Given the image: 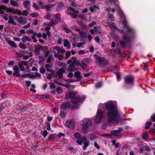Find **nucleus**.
Masks as SVG:
<instances>
[{"label": "nucleus", "instance_id": "f257e3e1", "mask_svg": "<svg viewBox=\"0 0 155 155\" xmlns=\"http://www.w3.org/2000/svg\"><path fill=\"white\" fill-rule=\"evenodd\" d=\"M105 107L108 111L107 115L109 123L112 124L118 122L119 120L117 118L118 110L113 103L111 102H107L106 104Z\"/></svg>", "mask_w": 155, "mask_h": 155}, {"label": "nucleus", "instance_id": "f03ea898", "mask_svg": "<svg viewBox=\"0 0 155 155\" xmlns=\"http://www.w3.org/2000/svg\"><path fill=\"white\" fill-rule=\"evenodd\" d=\"M76 96V93L74 92H72L68 93L66 95L65 98L69 99L70 98L72 99L71 102L74 104H76L79 102H82L85 98V97H81L80 96Z\"/></svg>", "mask_w": 155, "mask_h": 155}, {"label": "nucleus", "instance_id": "7ed1b4c3", "mask_svg": "<svg viewBox=\"0 0 155 155\" xmlns=\"http://www.w3.org/2000/svg\"><path fill=\"white\" fill-rule=\"evenodd\" d=\"M4 10H6L8 12L17 14L19 15H22V12L19 10L11 8H8L6 5H0V14H3L5 13Z\"/></svg>", "mask_w": 155, "mask_h": 155}, {"label": "nucleus", "instance_id": "20e7f679", "mask_svg": "<svg viewBox=\"0 0 155 155\" xmlns=\"http://www.w3.org/2000/svg\"><path fill=\"white\" fill-rule=\"evenodd\" d=\"M82 121L83 124L81 130L83 133L87 134L88 132L89 127L91 126L92 123L89 119H84Z\"/></svg>", "mask_w": 155, "mask_h": 155}, {"label": "nucleus", "instance_id": "39448f33", "mask_svg": "<svg viewBox=\"0 0 155 155\" xmlns=\"http://www.w3.org/2000/svg\"><path fill=\"white\" fill-rule=\"evenodd\" d=\"M101 110L102 109H101V107H99L97 110V115L93 120L94 122L98 123L101 122L102 120L103 117Z\"/></svg>", "mask_w": 155, "mask_h": 155}, {"label": "nucleus", "instance_id": "423d86ee", "mask_svg": "<svg viewBox=\"0 0 155 155\" xmlns=\"http://www.w3.org/2000/svg\"><path fill=\"white\" fill-rule=\"evenodd\" d=\"M68 9L70 11L68 14L70 15H71L69 13H71L72 15V16L74 18H75L76 17V14L79 13V12L78 11L75 10L74 8L72 7H69L68 8Z\"/></svg>", "mask_w": 155, "mask_h": 155}, {"label": "nucleus", "instance_id": "0eeeda50", "mask_svg": "<svg viewBox=\"0 0 155 155\" xmlns=\"http://www.w3.org/2000/svg\"><path fill=\"white\" fill-rule=\"evenodd\" d=\"M66 125L71 129L74 128L75 126V122L73 120H68L66 122Z\"/></svg>", "mask_w": 155, "mask_h": 155}, {"label": "nucleus", "instance_id": "6e6552de", "mask_svg": "<svg viewBox=\"0 0 155 155\" xmlns=\"http://www.w3.org/2000/svg\"><path fill=\"white\" fill-rule=\"evenodd\" d=\"M54 6V4H49L42 5L40 7V8L41 9H45L47 11H49L51 10V8Z\"/></svg>", "mask_w": 155, "mask_h": 155}, {"label": "nucleus", "instance_id": "1a4fd4ad", "mask_svg": "<svg viewBox=\"0 0 155 155\" xmlns=\"http://www.w3.org/2000/svg\"><path fill=\"white\" fill-rule=\"evenodd\" d=\"M125 83L127 84H131L133 82L134 78L131 76H127L124 78Z\"/></svg>", "mask_w": 155, "mask_h": 155}, {"label": "nucleus", "instance_id": "9d476101", "mask_svg": "<svg viewBox=\"0 0 155 155\" xmlns=\"http://www.w3.org/2000/svg\"><path fill=\"white\" fill-rule=\"evenodd\" d=\"M87 62V60L84 59L82 60L81 64H80V66L84 70H87L88 69V67L87 65V64L85 63Z\"/></svg>", "mask_w": 155, "mask_h": 155}, {"label": "nucleus", "instance_id": "9b49d317", "mask_svg": "<svg viewBox=\"0 0 155 155\" xmlns=\"http://www.w3.org/2000/svg\"><path fill=\"white\" fill-rule=\"evenodd\" d=\"M74 76L76 78V79H75L76 81H80L82 78L80 73L78 71H76L75 72L74 74Z\"/></svg>", "mask_w": 155, "mask_h": 155}, {"label": "nucleus", "instance_id": "f8f14e48", "mask_svg": "<svg viewBox=\"0 0 155 155\" xmlns=\"http://www.w3.org/2000/svg\"><path fill=\"white\" fill-rule=\"evenodd\" d=\"M8 24H13L14 25H16L17 24L14 21V20L13 18V17L12 16H9L8 17Z\"/></svg>", "mask_w": 155, "mask_h": 155}, {"label": "nucleus", "instance_id": "ddd939ff", "mask_svg": "<svg viewBox=\"0 0 155 155\" xmlns=\"http://www.w3.org/2000/svg\"><path fill=\"white\" fill-rule=\"evenodd\" d=\"M53 16L54 18L52 19L51 22L48 23V25H50L51 26L54 25H55V21H57V18L56 17V15H53Z\"/></svg>", "mask_w": 155, "mask_h": 155}, {"label": "nucleus", "instance_id": "4468645a", "mask_svg": "<svg viewBox=\"0 0 155 155\" xmlns=\"http://www.w3.org/2000/svg\"><path fill=\"white\" fill-rule=\"evenodd\" d=\"M122 129L120 128L118 130H115L112 131V134L114 136H118L120 133L121 132Z\"/></svg>", "mask_w": 155, "mask_h": 155}, {"label": "nucleus", "instance_id": "2eb2a0df", "mask_svg": "<svg viewBox=\"0 0 155 155\" xmlns=\"http://www.w3.org/2000/svg\"><path fill=\"white\" fill-rule=\"evenodd\" d=\"M54 48L57 51V52L58 54H61L64 53L65 51L62 48H61L59 47L56 46L54 47Z\"/></svg>", "mask_w": 155, "mask_h": 155}, {"label": "nucleus", "instance_id": "dca6fc26", "mask_svg": "<svg viewBox=\"0 0 155 155\" xmlns=\"http://www.w3.org/2000/svg\"><path fill=\"white\" fill-rule=\"evenodd\" d=\"M68 70L69 71H75L78 70V69L76 68H75L72 64H71L69 65Z\"/></svg>", "mask_w": 155, "mask_h": 155}, {"label": "nucleus", "instance_id": "f3484780", "mask_svg": "<svg viewBox=\"0 0 155 155\" xmlns=\"http://www.w3.org/2000/svg\"><path fill=\"white\" fill-rule=\"evenodd\" d=\"M64 46L66 47L68 49H70L71 47V45L69 41L66 39L64 40Z\"/></svg>", "mask_w": 155, "mask_h": 155}, {"label": "nucleus", "instance_id": "a211bd4d", "mask_svg": "<svg viewBox=\"0 0 155 155\" xmlns=\"http://www.w3.org/2000/svg\"><path fill=\"white\" fill-rule=\"evenodd\" d=\"M65 71L64 68H60L59 70L58 71V77L60 78H62L63 76V73H64Z\"/></svg>", "mask_w": 155, "mask_h": 155}, {"label": "nucleus", "instance_id": "6ab92c4d", "mask_svg": "<svg viewBox=\"0 0 155 155\" xmlns=\"http://www.w3.org/2000/svg\"><path fill=\"white\" fill-rule=\"evenodd\" d=\"M7 43L10 45V47L16 48L17 47V45L15 42L11 41H7Z\"/></svg>", "mask_w": 155, "mask_h": 155}, {"label": "nucleus", "instance_id": "aec40b11", "mask_svg": "<svg viewBox=\"0 0 155 155\" xmlns=\"http://www.w3.org/2000/svg\"><path fill=\"white\" fill-rule=\"evenodd\" d=\"M70 106V104L67 102L64 103L61 105V107L63 109H65L66 108L69 107Z\"/></svg>", "mask_w": 155, "mask_h": 155}, {"label": "nucleus", "instance_id": "412c9836", "mask_svg": "<svg viewBox=\"0 0 155 155\" xmlns=\"http://www.w3.org/2000/svg\"><path fill=\"white\" fill-rule=\"evenodd\" d=\"M22 40L23 42H26L27 41H30L31 39L28 37L25 36L22 38Z\"/></svg>", "mask_w": 155, "mask_h": 155}, {"label": "nucleus", "instance_id": "4be33fe9", "mask_svg": "<svg viewBox=\"0 0 155 155\" xmlns=\"http://www.w3.org/2000/svg\"><path fill=\"white\" fill-rule=\"evenodd\" d=\"M30 5V2L28 1H24L23 3V5L24 7L26 8H28Z\"/></svg>", "mask_w": 155, "mask_h": 155}, {"label": "nucleus", "instance_id": "5701e85b", "mask_svg": "<svg viewBox=\"0 0 155 155\" xmlns=\"http://www.w3.org/2000/svg\"><path fill=\"white\" fill-rule=\"evenodd\" d=\"M151 124L152 123L150 121L147 122L146 124V126L145 127V129L146 130L149 129Z\"/></svg>", "mask_w": 155, "mask_h": 155}, {"label": "nucleus", "instance_id": "b1692460", "mask_svg": "<svg viewBox=\"0 0 155 155\" xmlns=\"http://www.w3.org/2000/svg\"><path fill=\"white\" fill-rule=\"evenodd\" d=\"M11 4L13 6H18L19 4L16 2H15L13 0L11 1Z\"/></svg>", "mask_w": 155, "mask_h": 155}, {"label": "nucleus", "instance_id": "393cba45", "mask_svg": "<svg viewBox=\"0 0 155 155\" xmlns=\"http://www.w3.org/2000/svg\"><path fill=\"white\" fill-rule=\"evenodd\" d=\"M18 65L21 71H23L24 70L25 68L22 64H21L20 63L18 62Z\"/></svg>", "mask_w": 155, "mask_h": 155}, {"label": "nucleus", "instance_id": "a878e982", "mask_svg": "<svg viewBox=\"0 0 155 155\" xmlns=\"http://www.w3.org/2000/svg\"><path fill=\"white\" fill-rule=\"evenodd\" d=\"M74 136L76 138L78 139L81 137V134L78 132H75L74 134Z\"/></svg>", "mask_w": 155, "mask_h": 155}, {"label": "nucleus", "instance_id": "bb28decb", "mask_svg": "<svg viewBox=\"0 0 155 155\" xmlns=\"http://www.w3.org/2000/svg\"><path fill=\"white\" fill-rule=\"evenodd\" d=\"M89 143V141H86L84 143V146L83 147V149L84 150H85L87 147L88 146Z\"/></svg>", "mask_w": 155, "mask_h": 155}, {"label": "nucleus", "instance_id": "cd10ccee", "mask_svg": "<svg viewBox=\"0 0 155 155\" xmlns=\"http://www.w3.org/2000/svg\"><path fill=\"white\" fill-rule=\"evenodd\" d=\"M13 75L14 76H15L16 77H20L21 76V74H20V72L19 71H17L14 72L13 73Z\"/></svg>", "mask_w": 155, "mask_h": 155}, {"label": "nucleus", "instance_id": "c85d7f7f", "mask_svg": "<svg viewBox=\"0 0 155 155\" xmlns=\"http://www.w3.org/2000/svg\"><path fill=\"white\" fill-rule=\"evenodd\" d=\"M56 89L59 94H61L63 92L62 90L60 87H57Z\"/></svg>", "mask_w": 155, "mask_h": 155}, {"label": "nucleus", "instance_id": "c756f323", "mask_svg": "<svg viewBox=\"0 0 155 155\" xmlns=\"http://www.w3.org/2000/svg\"><path fill=\"white\" fill-rule=\"evenodd\" d=\"M51 18V14L49 13H48L46 14V15L45 17V18L49 20Z\"/></svg>", "mask_w": 155, "mask_h": 155}, {"label": "nucleus", "instance_id": "7c9ffc66", "mask_svg": "<svg viewBox=\"0 0 155 155\" xmlns=\"http://www.w3.org/2000/svg\"><path fill=\"white\" fill-rule=\"evenodd\" d=\"M108 19L111 21H113L114 20V18L112 15H109V14L108 15Z\"/></svg>", "mask_w": 155, "mask_h": 155}, {"label": "nucleus", "instance_id": "2f4dec72", "mask_svg": "<svg viewBox=\"0 0 155 155\" xmlns=\"http://www.w3.org/2000/svg\"><path fill=\"white\" fill-rule=\"evenodd\" d=\"M112 142L116 148H117L118 147L119 143H117L115 140H113L112 141Z\"/></svg>", "mask_w": 155, "mask_h": 155}, {"label": "nucleus", "instance_id": "473e14b6", "mask_svg": "<svg viewBox=\"0 0 155 155\" xmlns=\"http://www.w3.org/2000/svg\"><path fill=\"white\" fill-rule=\"evenodd\" d=\"M45 25L46 26L45 28V30L46 31H49L51 28L50 27H51V26H50V25H48V23L46 24V23H45Z\"/></svg>", "mask_w": 155, "mask_h": 155}, {"label": "nucleus", "instance_id": "72a5a7b5", "mask_svg": "<svg viewBox=\"0 0 155 155\" xmlns=\"http://www.w3.org/2000/svg\"><path fill=\"white\" fill-rule=\"evenodd\" d=\"M39 14L36 12H34L30 14V15L32 17H35L38 15Z\"/></svg>", "mask_w": 155, "mask_h": 155}, {"label": "nucleus", "instance_id": "f704fd0d", "mask_svg": "<svg viewBox=\"0 0 155 155\" xmlns=\"http://www.w3.org/2000/svg\"><path fill=\"white\" fill-rule=\"evenodd\" d=\"M31 87H32V88H30V91L34 93L36 92V90L34 88L35 87V85L34 84H32L31 85Z\"/></svg>", "mask_w": 155, "mask_h": 155}, {"label": "nucleus", "instance_id": "c9c22d12", "mask_svg": "<svg viewBox=\"0 0 155 155\" xmlns=\"http://www.w3.org/2000/svg\"><path fill=\"white\" fill-rule=\"evenodd\" d=\"M24 19L21 18H19L18 19V21L20 23H23L24 22Z\"/></svg>", "mask_w": 155, "mask_h": 155}, {"label": "nucleus", "instance_id": "e433bc0d", "mask_svg": "<svg viewBox=\"0 0 155 155\" xmlns=\"http://www.w3.org/2000/svg\"><path fill=\"white\" fill-rule=\"evenodd\" d=\"M19 47L21 49H25L26 48V46L24 44L20 43L19 45Z\"/></svg>", "mask_w": 155, "mask_h": 155}, {"label": "nucleus", "instance_id": "4c0bfd02", "mask_svg": "<svg viewBox=\"0 0 155 155\" xmlns=\"http://www.w3.org/2000/svg\"><path fill=\"white\" fill-rule=\"evenodd\" d=\"M97 60L98 61V62L100 63H101L102 61H103L104 59L103 58L100 57H97L96 58Z\"/></svg>", "mask_w": 155, "mask_h": 155}, {"label": "nucleus", "instance_id": "58836bf2", "mask_svg": "<svg viewBox=\"0 0 155 155\" xmlns=\"http://www.w3.org/2000/svg\"><path fill=\"white\" fill-rule=\"evenodd\" d=\"M89 137L90 139L91 140H92L96 137V136L94 134L89 135Z\"/></svg>", "mask_w": 155, "mask_h": 155}, {"label": "nucleus", "instance_id": "ea45409f", "mask_svg": "<svg viewBox=\"0 0 155 155\" xmlns=\"http://www.w3.org/2000/svg\"><path fill=\"white\" fill-rule=\"evenodd\" d=\"M147 137V134L146 133H144L142 135V138L144 140H146Z\"/></svg>", "mask_w": 155, "mask_h": 155}, {"label": "nucleus", "instance_id": "a19ab883", "mask_svg": "<svg viewBox=\"0 0 155 155\" xmlns=\"http://www.w3.org/2000/svg\"><path fill=\"white\" fill-rule=\"evenodd\" d=\"M97 8V7L95 6H92L90 8V10L91 12H93L94 10H95V9Z\"/></svg>", "mask_w": 155, "mask_h": 155}, {"label": "nucleus", "instance_id": "79ce46f5", "mask_svg": "<svg viewBox=\"0 0 155 155\" xmlns=\"http://www.w3.org/2000/svg\"><path fill=\"white\" fill-rule=\"evenodd\" d=\"M20 63L22 64V65L25 66H27L28 64V62L27 61H22Z\"/></svg>", "mask_w": 155, "mask_h": 155}, {"label": "nucleus", "instance_id": "37998d69", "mask_svg": "<svg viewBox=\"0 0 155 155\" xmlns=\"http://www.w3.org/2000/svg\"><path fill=\"white\" fill-rule=\"evenodd\" d=\"M85 43L83 42H81L80 43H78L77 44V46L78 47H80L82 46L83 45L85 44Z\"/></svg>", "mask_w": 155, "mask_h": 155}, {"label": "nucleus", "instance_id": "c03bdc74", "mask_svg": "<svg viewBox=\"0 0 155 155\" xmlns=\"http://www.w3.org/2000/svg\"><path fill=\"white\" fill-rule=\"evenodd\" d=\"M62 41V38H58V40L57 41V43L58 44L61 45V44Z\"/></svg>", "mask_w": 155, "mask_h": 155}, {"label": "nucleus", "instance_id": "a18cd8bd", "mask_svg": "<svg viewBox=\"0 0 155 155\" xmlns=\"http://www.w3.org/2000/svg\"><path fill=\"white\" fill-rule=\"evenodd\" d=\"M13 70L15 72L17 71H19V68L18 66H15L13 68Z\"/></svg>", "mask_w": 155, "mask_h": 155}, {"label": "nucleus", "instance_id": "49530a36", "mask_svg": "<svg viewBox=\"0 0 155 155\" xmlns=\"http://www.w3.org/2000/svg\"><path fill=\"white\" fill-rule=\"evenodd\" d=\"M55 137V136L54 134H52L50 135L49 138V140H51L54 139Z\"/></svg>", "mask_w": 155, "mask_h": 155}, {"label": "nucleus", "instance_id": "de8ad7c7", "mask_svg": "<svg viewBox=\"0 0 155 155\" xmlns=\"http://www.w3.org/2000/svg\"><path fill=\"white\" fill-rule=\"evenodd\" d=\"M60 116L62 118H64L65 117V114L64 112L61 111L60 113Z\"/></svg>", "mask_w": 155, "mask_h": 155}, {"label": "nucleus", "instance_id": "09e8293b", "mask_svg": "<svg viewBox=\"0 0 155 155\" xmlns=\"http://www.w3.org/2000/svg\"><path fill=\"white\" fill-rule=\"evenodd\" d=\"M102 85V84L101 82L97 83L95 85L96 88H99Z\"/></svg>", "mask_w": 155, "mask_h": 155}, {"label": "nucleus", "instance_id": "8fccbe9b", "mask_svg": "<svg viewBox=\"0 0 155 155\" xmlns=\"http://www.w3.org/2000/svg\"><path fill=\"white\" fill-rule=\"evenodd\" d=\"M96 24V22L94 21H93L91 23L89 24V26L90 27H93L94 25Z\"/></svg>", "mask_w": 155, "mask_h": 155}, {"label": "nucleus", "instance_id": "3c124183", "mask_svg": "<svg viewBox=\"0 0 155 155\" xmlns=\"http://www.w3.org/2000/svg\"><path fill=\"white\" fill-rule=\"evenodd\" d=\"M50 87L51 89H54L55 88L56 86L54 83H51L50 84Z\"/></svg>", "mask_w": 155, "mask_h": 155}, {"label": "nucleus", "instance_id": "603ef678", "mask_svg": "<svg viewBox=\"0 0 155 155\" xmlns=\"http://www.w3.org/2000/svg\"><path fill=\"white\" fill-rule=\"evenodd\" d=\"M33 7L36 9H39L38 6L35 3H33Z\"/></svg>", "mask_w": 155, "mask_h": 155}, {"label": "nucleus", "instance_id": "864d4df0", "mask_svg": "<svg viewBox=\"0 0 155 155\" xmlns=\"http://www.w3.org/2000/svg\"><path fill=\"white\" fill-rule=\"evenodd\" d=\"M54 55L55 58H58L60 60L61 59V58H60L59 56L56 52H54Z\"/></svg>", "mask_w": 155, "mask_h": 155}, {"label": "nucleus", "instance_id": "5fc2aeb1", "mask_svg": "<svg viewBox=\"0 0 155 155\" xmlns=\"http://www.w3.org/2000/svg\"><path fill=\"white\" fill-rule=\"evenodd\" d=\"M13 39L15 41H20L21 40L20 38L16 37H14L13 38Z\"/></svg>", "mask_w": 155, "mask_h": 155}, {"label": "nucleus", "instance_id": "6e6d98bb", "mask_svg": "<svg viewBox=\"0 0 155 155\" xmlns=\"http://www.w3.org/2000/svg\"><path fill=\"white\" fill-rule=\"evenodd\" d=\"M37 33L34 32L33 35H31V38L32 39H33L35 38V37L36 36Z\"/></svg>", "mask_w": 155, "mask_h": 155}, {"label": "nucleus", "instance_id": "4d7b16f0", "mask_svg": "<svg viewBox=\"0 0 155 155\" xmlns=\"http://www.w3.org/2000/svg\"><path fill=\"white\" fill-rule=\"evenodd\" d=\"M52 57V56H50L47 59V63H49L50 62V61H51Z\"/></svg>", "mask_w": 155, "mask_h": 155}, {"label": "nucleus", "instance_id": "13d9d810", "mask_svg": "<svg viewBox=\"0 0 155 155\" xmlns=\"http://www.w3.org/2000/svg\"><path fill=\"white\" fill-rule=\"evenodd\" d=\"M48 134V132L47 130H45L43 133V136L44 137H45Z\"/></svg>", "mask_w": 155, "mask_h": 155}, {"label": "nucleus", "instance_id": "bf43d9fd", "mask_svg": "<svg viewBox=\"0 0 155 155\" xmlns=\"http://www.w3.org/2000/svg\"><path fill=\"white\" fill-rule=\"evenodd\" d=\"M65 81H68V82H75L76 81L75 80V79H66L65 80Z\"/></svg>", "mask_w": 155, "mask_h": 155}, {"label": "nucleus", "instance_id": "052dcab7", "mask_svg": "<svg viewBox=\"0 0 155 155\" xmlns=\"http://www.w3.org/2000/svg\"><path fill=\"white\" fill-rule=\"evenodd\" d=\"M94 146L97 149H99L100 147V146L95 142L94 143Z\"/></svg>", "mask_w": 155, "mask_h": 155}, {"label": "nucleus", "instance_id": "680f3d73", "mask_svg": "<svg viewBox=\"0 0 155 155\" xmlns=\"http://www.w3.org/2000/svg\"><path fill=\"white\" fill-rule=\"evenodd\" d=\"M40 71L41 73L43 74L45 72V69L43 68H41L40 69Z\"/></svg>", "mask_w": 155, "mask_h": 155}, {"label": "nucleus", "instance_id": "e2e57ef3", "mask_svg": "<svg viewBox=\"0 0 155 155\" xmlns=\"http://www.w3.org/2000/svg\"><path fill=\"white\" fill-rule=\"evenodd\" d=\"M63 30L66 33H68L70 32V30L66 28H64Z\"/></svg>", "mask_w": 155, "mask_h": 155}, {"label": "nucleus", "instance_id": "0e129e2a", "mask_svg": "<svg viewBox=\"0 0 155 155\" xmlns=\"http://www.w3.org/2000/svg\"><path fill=\"white\" fill-rule=\"evenodd\" d=\"M71 55V53L70 52H67L66 53V57L68 58Z\"/></svg>", "mask_w": 155, "mask_h": 155}, {"label": "nucleus", "instance_id": "69168bd1", "mask_svg": "<svg viewBox=\"0 0 155 155\" xmlns=\"http://www.w3.org/2000/svg\"><path fill=\"white\" fill-rule=\"evenodd\" d=\"M23 15H27L28 14V11L26 10H24L23 12Z\"/></svg>", "mask_w": 155, "mask_h": 155}, {"label": "nucleus", "instance_id": "338daca9", "mask_svg": "<svg viewBox=\"0 0 155 155\" xmlns=\"http://www.w3.org/2000/svg\"><path fill=\"white\" fill-rule=\"evenodd\" d=\"M42 36L44 39H46L47 38V34L45 33H43Z\"/></svg>", "mask_w": 155, "mask_h": 155}, {"label": "nucleus", "instance_id": "774afa93", "mask_svg": "<svg viewBox=\"0 0 155 155\" xmlns=\"http://www.w3.org/2000/svg\"><path fill=\"white\" fill-rule=\"evenodd\" d=\"M151 119L152 121L155 122V114L151 117Z\"/></svg>", "mask_w": 155, "mask_h": 155}]
</instances>
